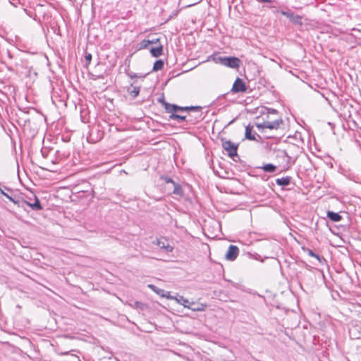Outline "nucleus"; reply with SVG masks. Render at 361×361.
I'll return each mask as SVG.
<instances>
[{"label":"nucleus","mask_w":361,"mask_h":361,"mask_svg":"<svg viewBox=\"0 0 361 361\" xmlns=\"http://www.w3.org/2000/svg\"><path fill=\"white\" fill-rule=\"evenodd\" d=\"M4 190H7L10 193L13 192V190L11 189H10V188H7L6 186L1 187L0 185V192H1V194H2L6 197H7L10 201L13 202L18 207H20V199L19 198H16V197L10 196V195L8 193H7V192H5Z\"/></svg>","instance_id":"nucleus-9"},{"label":"nucleus","mask_w":361,"mask_h":361,"mask_svg":"<svg viewBox=\"0 0 361 361\" xmlns=\"http://www.w3.org/2000/svg\"><path fill=\"white\" fill-rule=\"evenodd\" d=\"M276 157L277 159H280L281 163H280L279 166H281L283 170H287L290 168V157L288 156V154L286 150H283V149L276 150Z\"/></svg>","instance_id":"nucleus-5"},{"label":"nucleus","mask_w":361,"mask_h":361,"mask_svg":"<svg viewBox=\"0 0 361 361\" xmlns=\"http://www.w3.org/2000/svg\"><path fill=\"white\" fill-rule=\"evenodd\" d=\"M177 302L183 305L185 307L188 308L191 302H190L188 299L185 298L182 295H178L176 298Z\"/></svg>","instance_id":"nucleus-19"},{"label":"nucleus","mask_w":361,"mask_h":361,"mask_svg":"<svg viewBox=\"0 0 361 361\" xmlns=\"http://www.w3.org/2000/svg\"><path fill=\"white\" fill-rule=\"evenodd\" d=\"M163 105L164 106L165 110L167 113L174 114V106L173 104H169L165 102L164 99L161 100Z\"/></svg>","instance_id":"nucleus-21"},{"label":"nucleus","mask_w":361,"mask_h":361,"mask_svg":"<svg viewBox=\"0 0 361 361\" xmlns=\"http://www.w3.org/2000/svg\"><path fill=\"white\" fill-rule=\"evenodd\" d=\"M188 117L189 116H181V115L177 114H172L170 116V118L171 119L178 120L179 122L180 121H187V122H190L191 123L192 122V119H190Z\"/></svg>","instance_id":"nucleus-14"},{"label":"nucleus","mask_w":361,"mask_h":361,"mask_svg":"<svg viewBox=\"0 0 361 361\" xmlns=\"http://www.w3.org/2000/svg\"><path fill=\"white\" fill-rule=\"evenodd\" d=\"M164 63L161 59L157 60L153 65V71H158L161 70L164 68Z\"/></svg>","instance_id":"nucleus-20"},{"label":"nucleus","mask_w":361,"mask_h":361,"mask_svg":"<svg viewBox=\"0 0 361 361\" xmlns=\"http://www.w3.org/2000/svg\"><path fill=\"white\" fill-rule=\"evenodd\" d=\"M326 216L331 221L334 222H338L342 219V216L338 213L332 211H328Z\"/></svg>","instance_id":"nucleus-12"},{"label":"nucleus","mask_w":361,"mask_h":361,"mask_svg":"<svg viewBox=\"0 0 361 361\" xmlns=\"http://www.w3.org/2000/svg\"><path fill=\"white\" fill-rule=\"evenodd\" d=\"M221 142L223 149L226 152V154L229 157L233 158L234 157L238 156V144H235L231 140H227L225 138H221Z\"/></svg>","instance_id":"nucleus-3"},{"label":"nucleus","mask_w":361,"mask_h":361,"mask_svg":"<svg viewBox=\"0 0 361 361\" xmlns=\"http://www.w3.org/2000/svg\"><path fill=\"white\" fill-rule=\"evenodd\" d=\"M173 106H174V114H176V112H177V111H180V106L176 105V104H173Z\"/></svg>","instance_id":"nucleus-31"},{"label":"nucleus","mask_w":361,"mask_h":361,"mask_svg":"<svg viewBox=\"0 0 361 361\" xmlns=\"http://www.w3.org/2000/svg\"><path fill=\"white\" fill-rule=\"evenodd\" d=\"M247 87L244 81L240 78H237L233 84L231 92L233 93L245 92Z\"/></svg>","instance_id":"nucleus-7"},{"label":"nucleus","mask_w":361,"mask_h":361,"mask_svg":"<svg viewBox=\"0 0 361 361\" xmlns=\"http://www.w3.org/2000/svg\"><path fill=\"white\" fill-rule=\"evenodd\" d=\"M161 179L163 180L166 183H171V184H173L175 182L171 178H170L168 176H161Z\"/></svg>","instance_id":"nucleus-26"},{"label":"nucleus","mask_w":361,"mask_h":361,"mask_svg":"<svg viewBox=\"0 0 361 361\" xmlns=\"http://www.w3.org/2000/svg\"><path fill=\"white\" fill-rule=\"evenodd\" d=\"M152 42H149V39H143L139 44L138 49H143L148 47L149 44H152Z\"/></svg>","instance_id":"nucleus-24"},{"label":"nucleus","mask_w":361,"mask_h":361,"mask_svg":"<svg viewBox=\"0 0 361 361\" xmlns=\"http://www.w3.org/2000/svg\"><path fill=\"white\" fill-rule=\"evenodd\" d=\"M267 116H269L271 115H276V114H278L277 110H276L274 109L269 108V109H267Z\"/></svg>","instance_id":"nucleus-28"},{"label":"nucleus","mask_w":361,"mask_h":361,"mask_svg":"<svg viewBox=\"0 0 361 361\" xmlns=\"http://www.w3.org/2000/svg\"><path fill=\"white\" fill-rule=\"evenodd\" d=\"M306 250L307 252L308 255L315 257L317 259H318L319 262H321L322 258L319 257V255L316 254L310 249L307 248Z\"/></svg>","instance_id":"nucleus-25"},{"label":"nucleus","mask_w":361,"mask_h":361,"mask_svg":"<svg viewBox=\"0 0 361 361\" xmlns=\"http://www.w3.org/2000/svg\"><path fill=\"white\" fill-rule=\"evenodd\" d=\"M172 185L173 186V193L174 195H178L179 197H183L184 192L181 185L176 182H174V183H173Z\"/></svg>","instance_id":"nucleus-17"},{"label":"nucleus","mask_w":361,"mask_h":361,"mask_svg":"<svg viewBox=\"0 0 361 361\" xmlns=\"http://www.w3.org/2000/svg\"><path fill=\"white\" fill-rule=\"evenodd\" d=\"M128 75L130 78H137V75L135 73H128Z\"/></svg>","instance_id":"nucleus-30"},{"label":"nucleus","mask_w":361,"mask_h":361,"mask_svg":"<svg viewBox=\"0 0 361 361\" xmlns=\"http://www.w3.org/2000/svg\"><path fill=\"white\" fill-rule=\"evenodd\" d=\"M18 198L20 200V206L19 207H23V204H25L34 211H39L42 209V206L39 200L32 191L28 194H22V196L18 197Z\"/></svg>","instance_id":"nucleus-1"},{"label":"nucleus","mask_w":361,"mask_h":361,"mask_svg":"<svg viewBox=\"0 0 361 361\" xmlns=\"http://www.w3.org/2000/svg\"><path fill=\"white\" fill-rule=\"evenodd\" d=\"M200 111L201 110L200 106H180V111Z\"/></svg>","instance_id":"nucleus-23"},{"label":"nucleus","mask_w":361,"mask_h":361,"mask_svg":"<svg viewBox=\"0 0 361 361\" xmlns=\"http://www.w3.org/2000/svg\"><path fill=\"white\" fill-rule=\"evenodd\" d=\"M6 53H7L8 56L10 59H12V57H13V56H12V55H11V52H10L8 50L7 51V52H6Z\"/></svg>","instance_id":"nucleus-34"},{"label":"nucleus","mask_w":361,"mask_h":361,"mask_svg":"<svg viewBox=\"0 0 361 361\" xmlns=\"http://www.w3.org/2000/svg\"><path fill=\"white\" fill-rule=\"evenodd\" d=\"M281 13L288 18L291 23H293L295 25L302 26V17L299 15H295L292 11L288 10V11H281Z\"/></svg>","instance_id":"nucleus-6"},{"label":"nucleus","mask_w":361,"mask_h":361,"mask_svg":"<svg viewBox=\"0 0 361 361\" xmlns=\"http://www.w3.org/2000/svg\"><path fill=\"white\" fill-rule=\"evenodd\" d=\"M163 52V47L162 45H159L157 47H153L150 49V53L154 57H159L162 54Z\"/></svg>","instance_id":"nucleus-18"},{"label":"nucleus","mask_w":361,"mask_h":361,"mask_svg":"<svg viewBox=\"0 0 361 361\" xmlns=\"http://www.w3.org/2000/svg\"><path fill=\"white\" fill-rule=\"evenodd\" d=\"M85 61H86L85 65H86V66H87L91 62L92 54L90 53H86V54L85 56Z\"/></svg>","instance_id":"nucleus-27"},{"label":"nucleus","mask_w":361,"mask_h":361,"mask_svg":"<svg viewBox=\"0 0 361 361\" xmlns=\"http://www.w3.org/2000/svg\"><path fill=\"white\" fill-rule=\"evenodd\" d=\"M259 2H261V3H265V2H267V3H271L272 2V0H257Z\"/></svg>","instance_id":"nucleus-32"},{"label":"nucleus","mask_w":361,"mask_h":361,"mask_svg":"<svg viewBox=\"0 0 361 361\" xmlns=\"http://www.w3.org/2000/svg\"><path fill=\"white\" fill-rule=\"evenodd\" d=\"M252 126L248 125L245 127V137L249 140H256L255 135L252 134Z\"/></svg>","instance_id":"nucleus-13"},{"label":"nucleus","mask_w":361,"mask_h":361,"mask_svg":"<svg viewBox=\"0 0 361 361\" xmlns=\"http://www.w3.org/2000/svg\"><path fill=\"white\" fill-rule=\"evenodd\" d=\"M262 169L265 172L273 173L275 171L276 166L272 164H267Z\"/></svg>","instance_id":"nucleus-22"},{"label":"nucleus","mask_w":361,"mask_h":361,"mask_svg":"<svg viewBox=\"0 0 361 361\" xmlns=\"http://www.w3.org/2000/svg\"><path fill=\"white\" fill-rule=\"evenodd\" d=\"M283 123V121L281 117L271 120L269 116H267V119L264 121L262 123H256V126L259 130L262 131L264 128H269L270 130L279 129L280 126Z\"/></svg>","instance_id":"nucleus-2"},{"label":"nucleus","mask_w":361,"mask_h":361,"mask_svg":"<svg viewBox=\"0 0 361 361\" xmlns=\"http://www.w3.org/2000/svg\"><path fill=\"white\" fill-rule=\"evenodd\" d=\"M291 178L290 176H286L281 178H277L276 183L280 186H288L290 183Z\"/></svg>","instance_id":"nucleus-15"},{"label":"nucleus","mask_w":361,"mask_h":361,"mask_svg":"<svg viewBox=\"0 0 361 361\" xmlns=\"http://www.w3.org/2000/svg\"><path fill=\"white\" fill-rule=\"evenodd\" d=\"M149 42H152V44H156L157 42H159V39L157 38L155 39L149 40Z\"/></svg>","instance_id":"nucleus-33"},{"label":"nucleus","mask_w":361,"mask_h":361,"mask_svg":"<svg viewBox=\"0 0 361 361\" xmlns=\"http://www.w3.org/2000/svg\"><path fill=\"white\" fill-rule=\"evenodd\" d=\"M128 92L131 95L132 97L135 98L140 93V87L133 86L132 84L128 88Z\"/></svg>","instance_id":"nucleus-16"},{"label":"nucleus","mask_w":361,"mask_h":361,"mask_svg":"<svg viewBox=\"0 0 361 361\" xmlns=\"http://www.w3.org/2000/svg\"><path fill=\"white\" fill-rule=\"evenodd\" d=\"M157 292H156V293L158 294H160V292L164 291L162 289H160V288H159V290L157 289Z\"/></svg>","instance_id":"nucleus-35"},{"label":"nucleus","mask_w":361,"mask_h":361,"mask_svg":"<svg viewBox=\"0 0 361 361\" xmlns=\"http://www.w3.org/2000/svg\"><path fill=\"white\" fill-rule=\"evenodd\" d=\"M148 286H149V288H151L154 292H157V289L159 290V288H157V286H155L154 285H152V284H149Z\"/></svg>","instance_id":"nucleus-29"},{"label":"nucleus","mask_w":361,"mask_h":361,"mask_svg":"<svg viewBox=\"0 0 361 361\" xmlns=\"http://www.w3.org/2000/svg\"><path fill=\"white\" fill-rule=\"evenodd\" d=\"M207 308V305L200 303L196 304L194 302H191L190 304V306L188 309L192 310V311L200 312V311H204Z\"/></svg>","instance_id":"nucleus-11"},{"label":"nucleus","mask_w":361,"mask_h":361,"mask_svg":"<svg viewBox=\"0 0 361 361\" xmlns=\"http://www.w3.org/2000/svg\"><path fill=\"white\" fill-rule=\"evenodd\" d=\"M156 245H157L161 249H164L166 252H171L173 249L166 239L157 240Z\"/></svg>","instance_id":"nucleus-10"},{"label":"nucleus","mask_w":361,"mask_h":361,"mask_svg":"<svg viewBox=\"0 0 361 361\" xmlns=\"http://www.w3.org/2000/svg\"><path fill=\"white\" fill-rule=\"evenodd\" d=\"M239 254V249L237 246L231 245L225 255V257L228 261L235 260Z\"/></svg>","instance_id":"nucleus-8"},{"label":"nucleus","mask_w":361,"mask_h":361,"mask_svg":"<svg viewBox=\"0 0 361 361\" xmlns=\"http://www.w3.org/2000/svg\"><path fill=\"white\" fill-rule=\"evenodd\" d=\"M219 61L221 65L231 68H238L241 63L240 59L235 56L219 57Z\"/></svg>","instance_id":"nucleus-4"}]
</instances>
